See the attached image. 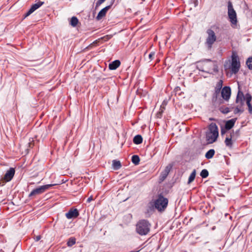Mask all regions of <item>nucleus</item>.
Here are the masks:
<instances>
[{"mask_svg":"<svg viewBox=\"0 0 252 252\" xmlns=\"http://www.w3.org/2000/svg\"><path fill=\"white\" fill-rule=\"evenodd\" d=\"M57 184H48L43 186H40L34 189H33L31 193L29 194V197H32L36 195L40 194L46 190L49 189L51 187L56 185Z\"/></svg>","mask_w":252,"mask_h":252,"instance_id":"7","label":"nucleus"},{"mask_svg":"<svg viewBox=\"0 0 252 252\" xmlns=\"http://www.w3.org/2000/svg\"><path fill=\"white\" fill-rule=\"evenodd\" d=\"M246 64L249 69H252V57L248 59L246 61Z\"/></svg>","mask_w":252,"mask_h":252,"instance_id":"26","label":"nucleus"},{"mask_svg":"<svg viewBox=\"0 0 252 252\" xmlns=\"http://www.w3.org/2000/svg\"><path fill=\"white\" fill-rule=\"evenodd\" d=\"M245 97L243 93L239 91L236 98V103L237 105L234 108V113L237 114L238 113H242L244 111L243 106L244 105Z\"/></svg>","mask_w":252,"mask_h":252,"instance_id":"4","label":"nucleus"},{"mask_svg":"<svg viewBox=\"0 0 252 252\" xmlns=\"http://www.w3.org/2000/svg\"><path fill=\"white\" fill-rule=\"evenodd\" d=\"M76 242V239L74 238H70L69 239L67 244L68 247H71L73 245L75 244Z\"/></svg>","mask_w":252,"mask_h":252,"instance_id":"27","label":"nucleus"},{"mask_svg":"<svg viewBox=\"0 0 252 252\" xmlns=\"http://www.w3.org/2000/svg\"><path fill=\"white\" fill-rule=\"evenodd\" d=\"M122 166L121 162L119 160H113L112 161V167L114 170H118Z\"/></svg>","mask_w":252,"mask_h":252,"instance_id":"20","label":"nucleus"},{"mask_svg":"<svg viewBox=\"0 0 252 252\" xmlns=\"http://www.w3.org/2000/svg\"><path fill=\"white\" fill-rule=\"evenodd\" d=\"M29 144L30 146L31 147V145H32V144L31 143H29Z\"/></svg>","mask_w":252,"mask_h":252,"instance_id":"35","label":"nucleus"},{"mask_svg":"<svg viewBox=\"0 0 252 252\" xmlns=\"http://www.w3.org/2000/svg\"><path fill=\"white\" fill-rule=\"evenodd\" d=\"M172 168V165L170 164H168L165 167L164 170L161 173L160 175V181H163L165 179Z\"/></svg>","mask_w":252,"mask_h":252,"instance_id":"12","label":"nucleus"},{"mask_svg":"<svg viewBox=\"0 0 252 252\" xmlns=\"http://www.w3.org/2000/svg\"><path fill=\"white\" fill-rule=\"evenodd\" d=\"M209 175V172L207 169H203L201 173H200V176L203 178H205L207 177Z\"/></svg>","mask_w":252,"mask_h":252,"instance_id":"28","label":"nucleus"},{"mask_svg":"<svg viewBox=\"0 0 252 252\" xmlns=\"http://www.w3.org/2000/svg\"><path fill=\"white\" fill-rule=\"evenodd\" d=\"M121 64V62L119 60H115L109 64V68L110 70L116 69Z\"/></svg>","mask_w":252,"mask_h":252,"instance_id":"18","label":"nucleus"},{"mask_svg":"<svg viewBox=\"0 0 252 252\" xmlns=\"http://www.w3.org/2000/svg\"><path fill=\"white\" fill-rule=\"evenodd\" d=\"M93 200V197L91 196L90 197H89L88 199H87V202L89 203L92 200Z\"/></svg>","mask_w":252,"mask_h":252,"instance_id":"33","label":"nucleus"},{"mask_svg":"<svg viewBox=\"0 0 252 252\" xmlns=\"http://www.w3.org/2000/svg\"><path fill=\"white\" fill-rule=\"evenodd\" d=\"M151 226L148 220H140L136 225V232L141 236L146 235L150 232Z\"/></svg>","mask_w":252,"mask_h":252,"instance_id":"2","label":"nucleus"},{"mask_svg":"<svg viewBox=\"0 0 252 252\" xmlns=\"http://www.w3.org/2000/svg\"><path fill=\"white\" fill-rule=\"evenodd\" d=\"M222 97L225 100H228L231 95V89L229 87L225 86L222 88L221 92Z\"/></svg>","mask_w":252,"mask_h":252,"instance_id":"11","label":"nucleus"},{"mask_svg":"<svg viewBox=\"0 0 252 252\" xmlns=\"http://www.w3.org/2000/svg\"><path fill=\"white\" fill-rule=\"evenodd\" d=\"M197 68L200 71L210 73L212 70L218 71V66L216 63L211 60L207 59L198 62Z\"/></svg>","mask_w":252,"mask_h":252,"instance_id":"1","label":"nucleus"},{"mask_svg":"<svg viewBox=\"0 0 252 252\" xmlns=\"http://www.w3.org/2000/svg\"><path fill=\"white\" fill-rule=\"evenodd\" d=\"M252 100V96L249 94H247L246 95V100L247 105L248 106V110L250 113H252V105L251 104Z\"/></svg>","mask_w":252,"mask_h":252,"instance_id":"17","label":"nucleus"},{"mask_svg":"<svg viewBox=\"0 0 252 252\" xmlns=\"http://www.w3.org/2000/svg\"><path fill=\"white\" fill-rule=\"evenodd\" d=\"M79 214L77 209H71L65 214V216L68 219L77 218Z\"/></svg>","mask_w":252,"mask_h":252,"instance_id":"14","label":"nucleus"},{"mask_svg":"<svg viewBox=\"0 0 252 252\" xmlns=\"http://www.w3.org/2000/svg\"><path fill=\"white\" fill-rule=\"evenodd\" d=\"M220 112L223 114H227L231 110L228 107H221L220 109Z\"/></svg>","mask_w":252,"mask_h":252,"instance_id":"29","label":"nucleus"},{"mask_svg":"<svg viewBox=\"0 0 252 252\" xmlns=\"http://www.w3.org/2000/svg\"><path fill=\"white\" fill-rule=\"evenodd\" d=\"M133 141V143L135 144H140L142 143V137L140 135H137L134 137Z\"/></svg>","mask_w":252,"mask_h":252,"instance_id":"21","label":"nucleus"},{"mask_svg":"<svg viewBox=\"0 0 252 252\" xmlns=\"http://www.w3.org/2000/svg\"><path fill=\"white\" fill-rule=\"evenodd\" d=\"M195 176H196V170L194 169L192 171V172H191V173L190 174V175L189 178V180H188V183L189 184H190L193 181V180H194V179L195 178Z\"/></svg>","mask_w":252,"mask_h":252,"instance_id":"24","label":"nucleus"},{"mask_svg":"<svg viewBox=\"0 0 252 252\" xmlns=\"http://www.w3.org/2000/svg\"><path fill=\"white\" fill-rule=\"evenodd\" d=\"M168 199L162 195H158V198L155 201V207L159 211L164 210L168 204Z\"/></svg>","mask_w":252,"mask_h":252,"instance_id":"5","label":"nucleus"},{"mask_svg":"<svg viewBox=\"0 0 252 252\" xmlns=\"http://www.w3.org/2000/svg\"><path fill=\"white\" fill-rule=\"evenodd\" d=\"M219 136L218 126L215 123H211L209 126V131L206 133V140L210 144L215 142Z\"/></svg>","mask_w":252,"mask_h":252,"instance_id":"3","label":"nucleus"},{"mask_svg":"<svg viewBox=\"0 0 252 252\" xmlns=\"http://www.w3.org/2000/svg\"><path fill=\"white\" fill-rule=\"evenodd\" d=\"M79 23L78 19L75 16L72 17L69 21V24L73 27H75Z\"/></svg>","mask_w":252,"mask_h":252,"instance_id":"22","label":"nucleus"},{"mask_svg":"<svg viewBox=\"0 0 252 252\" xmlns=\"http://www.w3.org/2000/svg\"><path fill=\"white\" fill-rule=\"evenodd\" d=\"M44 3L43 1H38L37 3L32 4L29 10V11L25 14L24 17H27L32 13L35 10L39 8Z\"/></svg>","mask_w":252,"mask_h":252,"instance_id":"10","label":"nucleus"},{"mask_svg":"<svg viewBox=\"0 0 252 252\" xmlns=\"http://www.w3.org/2000/svg\"><path fill=\"white\" fill-rule=\"evenodd\" d=\"M113 4V2L108 6H106L105 7L102 9L98 13L97 16H96V19L98 20H99L101 19L103 17H104L107 13V12L108 11V10L110 8L111 5Z\"/></svg>","mask_w":252,"mask_h":252,"instance_id":"15","label":"nucleus"},{"mask_svg":"<svg viewBox=\"0 0 252 252\" xmlns=\"http://www.w3.org/2000/svg\"><path fill=\"white\" fill-rule=\"evenodd\" d=\"M15 174V170L13 168H10L5 173L3 180L5 182H9L13 178Z\"/></svg>","mask_w":252,"mask_h":252,"instance_id":"13","label":"nucleus"},{"mask_svg":"<svg viewBox=\"0 0 252 252\" xmlns=\"http://www.w3.org/2000/svg\"><path fill=\"white\" fill-rule=\"evenodd\" d=\"M40 239L41 236L39 235L36 236V237L34 238L35 241H38Z\"/></svg>","mask_w":252,"mask_h":252,"instance_id":"32","label":"nucleus"},{"mask_svg":"<svg viewBox=\"0 0 252 252\" xmlns=\"http://www.w3.org/2000/svg\"><path fill=\"white\" fill-rule=\"evenodd\" d=\"M215 151L214 149L209 150L205 154V158L207 159L212 158L214 156Z\"/></svg>","mask_w":252,"mask_h":252,"instance_id":"23","label":"nucleus"},{"mask_svg":"<svg viewBox=\"0 0 252 252\" xmlns=\"http://www.w3.org/2000/svg\"><path fill=\"white\" fill-rule=\"evenodd\" d=\"M105 1V0H98L96 2V7H98Z\"/></svg>","mask_w":252,"mask_h":252,"instance_id":"30","label":"nucleus"},{"mask_svg":"<svg viewBox=\"0 0 252 252\" xmlns=\"http://www.w3.org/2000/svg\"><path fill=\"white\" fill-rule=\"evenodd\" d=\"M132 162L135 165L139 164L140 161L139 157L137 155H133L131 158Z\"/></svg>","mask_w":252,"mask_h":252,"instance_id":"25","label":"nucleus"},{"mask_svg":"<svg viewBox=\"0 0 252 252\" xmlns=\"http://www.w3.org/2000/svg\"><path fill=\"white\" fill-rule=\"evenodd\" d=\"M207 37L205 41V45L208 49H210L212 47L213 44L217 40V36L215 32L211 29H208L206 31Z\"/></svg>","mask_w":252,"mask_h":252,"instance_id":"6","label":"nucleus"},{"mask_svg":"<svg viewBox=\"0 0 252 252\" xmlns=\"http://www.w3.org/2000/svg\"><path fill=\"white\" fill-rule=\"evenodd\" d=\"M236 118H234L226 121L225 125V129L229 130L232 128L236 121Z\"/></svg>","mask_w":252,"mask_h":252,"instance_id":"16","label":"nucleus"},{"mask_svg":"<svg viewBox=\"0 0 252 252\" xmlns=\"http://www.w3.org/2000/svg\"><path fill=\"white\" fill-rule=\"evenodd\" d=\"M228 15L230 22L233 25H236L237 22L236 13L230 1L228 2Z\"/></svg>","mask_w":252,"mask_h":252,"instance_id":"8","label":"nucleus"},{"mask_svg":"<svg viewBox=\"0 0 252 252\" xmlns=\"http://www.w3.org/2000/svg\"><path fill=\"white\" fill-rule=\"evenodd\" d=\"M240 63L237 56L233 55L232 56V61L231 64V70L232 73H237L240 69Z\"/></svg>","mask_w":252,"mask_h":252,"instance_id":"9","label":"nucleus"},{"mask_svg":"<svg viewBox=\"0 0 252 252\" xmlns=\"http://www.w3.org/2000/svg\"><path fill=\"white\" fill-rule=\"evenodd\" d=\"M225 131L223 130V129H221V133L222 134H223V133H224Z\"/></svg>","mask_w":252,"mask_h":252,"instance_id":"34","label":"nucleus"},{"mask_svg":"<svg viewBox=\"0 0 252 252\" xmlns=\"http://www.w3.org/2000/svg\"><path fill=\"white\" fill-rule=\"evenodd\" d=\"M232 134L231 133L230 137H226L224 143L225 145L229 148H231L232 146L233 142L232 141Z\"/></svg>","mask_w":252,"mask_h":252,"instance_id":"19","label":"nucleus"},{"mask_svg":"<svg viewBox=\"0 0 252 252\" xmlns=\"http://www.w3.org/2000/svg\"><path fill=\"white\" fill-rule=\"evenodd\" d=\"M155 53L154 52H151L149 55V60L151 61L153 60V57L155 56Z\"/></svg>","mask_w":252,"mask_h":252,"instance_id":"31","label":"nucleus"}]
</instances>
